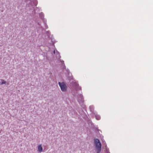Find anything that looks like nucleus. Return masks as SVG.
<instances>
[{"label":"nucleus","mask_w":153,"mask_h":153,"mask_svg":"<svg viewBox=\"0 0 153 153\" xmlns=\"http://www.w3.org/2000/svg\"><path fill=\"white\" fill-rule=\"evenodd\" d=\"M95 143L97 149V153H100L101 151V145L99 139L95 140Z\"/></svg>","instance_id":"1"},{"label":"nucleus","mask_w":153,"mask_h":153,"mask_svg":"<svg viewBox=\"0 0 153 153\" xmlns=\"http://www.w3.org/2000/svg\"><path fill=\"white\" fill-rule=\"evenodd\" d=\"M38 151L40 152H42L43 151L42 147L41 145H39L38 146Z\"/></svg>","instance_id":"3"},{"label":"nucleus","mask_w":153,"mask_h":153,"mask_svg":"<svg viewBox=\"0 0 153 153\" xmlns=\"http://www.w3.org/2000/svg\"><path fill=\"white\" fill-rule=\"evenodd\" d=\"M58 84L62 91H66L67 87L64 83L59 82Z\"/></svg>","instance_id":"2"},{"label":"nucleus","mask_w":153,"mask_h":153,"mask_svg":"<svg viewBox=\"0 0 153 153\" xmlns=\"http://www.w3.org/2000/svg\"><path fill=\"white\" fill-rule=\"evenodd\" d=\"M54 53H55V51H54Z\"/></svg>","instance_id":"5"},{"label":"nucleus","mask_w":153,"mask_h":153,"mask_svg":"<svg viewBox=\"0 0 153 153\" xmlns=\"http://www.w3.org/2000/svg\"><path fill=\"white\" fill-rule=\"evenodd\" d=\"M6 81L3 80H2V81L1 83V84H6Z\"/></svg>","instance_id":"4"}]
</instances>
